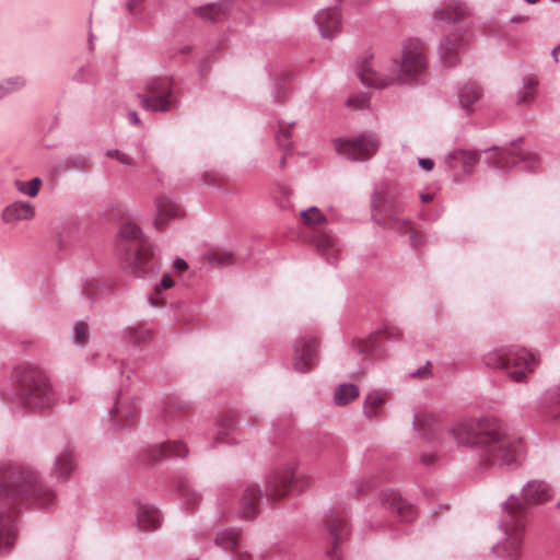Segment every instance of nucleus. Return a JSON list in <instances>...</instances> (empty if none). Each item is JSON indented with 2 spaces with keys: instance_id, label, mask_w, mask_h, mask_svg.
I'll return each instance as SVG.
<instances>
[{
  "instance_id": "nucleus-1",
  "label": "nucleus",
  "mask_w": 560,
  "mask_h": 560,
  "mask_svg": "<svg viewBox=\"0 0 560 560\" xmlns=\"http://www.w3.org/2000/svg\"><path fill=\"white\" fill-rule=\"evenodd\" d=\"M413 428L425 440L433 442L446 453L454 445L475 450L482 465H513L523 455L521 439L506 433L503 424L494 418L463 419L444 430L440 421L429 411L418 410L413 415Z\"/></svg>"
},
{
  "instance_id": "nucleus-2",
  "label": "nucleus",
  "mask_w": 560,
  "mask_h": 560,
  "mask_svg": "<svg viewBox=\"0 0 560 560\" xmlns=\"http://www.w3.org/2000/svg\"><path fill=\"white\" fill-rule=\"evenodd\" d=\"M56 491L31 466H9L0 472V553L9 551L18 535V511L23 506L46 510Z\"/></svg>"
},
{
  "instance_id": "nucleus-3",
  "label": "nucleus",
  "mask_w": 560,
  "mask_h": 560,
  "mask_svg": "<svg viewBox=\"0 0 560 560\" xmlns=\"http://www.w3.org/2000/svg\"><path fill=\"white\" fill-rule=\"evenodd\" d=\"M428 66L422 44L407 39L402 44L399 58H394L387 66H380L377 69L372 59H364L358 66L357 73L363 84L373 88H385L395 81L400 85L411 86L422 81Z\"/></svg>"
},
{
  "instance_id": "nucleus-4",
  "label": "nucleus",
  "mask_w": 560,
  "mask_h": 560,
  "mask_svg": "<svg viewBox=\"0 0 560 560\" xmlns=\"http://www.w3.org/2000/svg\"><path fill=\"white\" fill-rule=\"evenodd\" d=\"M15 382L1 390L3 401L13 411L43 410L57 400V393L48 374L40 368L24 363L15 369Z\"/></svg>"
},
{
  "instance_id": "nucleus-5",
  "label": "nucleus",
  "mask_w": 560,
  "mask_h": 560,
  "mask_svg": "<svg viewBox=\"0 0 560 560\" xmlns=\"http://www.w3.org/2000/svg\"><path fill=\"white\" fill-rule=\"evenodd\" d=\"M527 523V510L518 497L511 494L502 503L499 529L503 537L492 546V553L503 560H517L523 551V539Z\"/></svg>"
},
{
  "instance_id": "nucleus-6",
  "label": "nucleus",
  "mask_w": 560,
  "mask_h": 560,
  "mask_svg": "<svg viewBox=\"0 0 560 560\" xmlns=\"http://www.w3.org/2000/svg\"><path fill=\"white\" fill-rule=\"evenodd\" d=\"M118 248L125 252L136 277L152 278L160 272V256L137 224L126 222L120 226Z\"/></svg>"
},
{
  "instance_id": "nucleus-7",
  "label": "nucleus",
  "mask_w": 560,
  "mask_h": 560,
  "mask_svg": "<svg viewBox=\"0 0 560 560\" xmlns=\"http://www.w3.org/2000/svg\"><path fill=\"white\" fill-rule=\"evenodd\" d=\"M483 362L489 368L505 370L512 381L523 383L537 369L540 358L524 348H502L486 353Z\"/></svg>"
},
{
  "instance_id": "nucleus-8",
  "label": "nucleus",
  "mask_w": 560,
  "mask_h": 560,
  "mask_svg": "<svg viewBox=\"0 0 560 560\" xmlns=\"http://www.w3.org/2000/svg\"><path fill=\"white\" fill-rule=\"evenodd\" d=\"M144 109L150 112H168L176 107L172 83L166 78H154L144 85V91L136 94Z\"/></svg>"
},
{
  "instance_id": "nucleus-9",
  "label": "nucleus",
  "mask_w": 560,
  "mask_h": 560,
  "mask_svg": "<svg viewBox=\"0 0 560 560\" xmlns=\"http://www.w3.org/2000/svg\"><path fill=\"white\" fill-rule=\"evenodd\" d=\"M380 141L373 133H363L355 139H336V151L350 161H365L375 154Z\"/></svg>"
},
{
  "instance_id": "nucleus-10",
  "label": "nucleus",
  "mask_w": 560,
  "mask_h": 560,
  "mask_svg": "<svg viewBox=\"0 0 560 560\" xmlns=\"http://www.w3.org/2000/svg\"><path fill=\"white\" fill-rule=\"evenodd\" d=\"M300 488V477L295 472L294 466L284 465L268 475L266 495L271 500H280Z\"/></svg>"
},
{
  "instance_id": "nucleus-11",
  "label": "nucleus",
  "mask_w": 560,
  "mask_h": 560,
  "mask_svg": "<svg viewBox=\"0 0 560 560\" xmlns=\"http://www.w3.org/2000/svg\"><path fill=\"white\" fill-rule=\"evenodd\" d=\"M404 206L397 200H383L380 192H374L372 198V220L384 228H402L408 224V220L399 219L398 214L402 212Z\"/></svg>"
},
{
  "instance_id": "nucleus-12",
  "label": "nucleus",
  "mask_w": 560,
  "mask_h": 560,
  "mask_svg": "<svg viewBox=\"0 0 560 560\" xmlns=\"http://www.w3.org/2000/svg\"><path fill=\"white\" fill-rule=\"evenodd\" d=\"M318 362V341L314 336H301L294 343L292 364L299 373L310 372Z\"/></svg>"
},
{
  "instance_id": "nucleus-13",
  "label": "nucleus",
  "mask_w": 560,
  "mask_h": 560,
  "mask_svg": "<svg viewBox=\"0 0 560 560\" xmlns=\"http://www.w3.org/2000/svg\"><path fill=\"white\" fill-rule=\"evenodd\" d=\"M498 170L520 166L525 172H536L540 168V160L533 152H518L515 149H501L497 152L493 161Z\"/></svg>"
},
{
  "instance_id": "nucleus-14",
  "label": "nucleus",
  "mask_w": 560,
  "mask_h": 560,
  "mask_svg": "<svg viewBox=\"0 0 560 560\" xmlns=\"http://www.w3.org/2000/svg\"><path fill=\"white\" fill-rule=\"evenodd\" d=\"M138 413L136 398L119 394L114 409L110 410V418L117 429H129L135 425Z\"/></svg>"
},
{
  "instance_id": "nucleus-15",
  "label": "nucleus",
  "mask_w": 560,
  "mask_h": 560,
  "mask_svg": "<svg viewBox=\"0 0 560 560\" xmlns=\"http://www.w3.org/2000/svg\"><path fill=\"white\" fill-rule=\"evenodd\" d=\"M467 42V36L458 31L444 36L438 47L443 66L453 67L456 65L458 62V55L466 47Z\"/></svg>"
},
{
  "instance_id": "nucleus-16",
  "label": "nucleus",
  "mask_w": 560,
  "mask_h": 560,
  "mask_svg": "<svg viewBox=\"0 0 560 560\" xmlns=\"http://www.w3.org/2000/svg\"><path fill=\"white\" fill-rule=\"evenodd\" d=\"M381 505L395 514L400 522H411L416 516V510L413 505L408 503L399 492L390 489H386L382 492L380 498Z\"/></svg>"
},
{
  "instance_id": "nucleus-17",
  "label": "nucleus",
  "mask_w": 560,
  "mask_h": 560,
  "mask_svg": "<svg viewBox=\"0 0 560 560\" xmlns=\"http://www.w3.org/2000/svg\"><path fill=\"white\" fill-rule=\"evenodd\" d=\"M162 520V514L154 504L141 500L136 502L135 526L138 530L154 532L161 526Z\"/></svg>"
},
{
  "instance_id": "nucleus-18",
  "label": "nucleus",
  "mask_w": 560,
  "mask_h": 560,
  "mask_svg": "<svg viewBox=\"0 0 560 560\" xmlns=\"http://www.w3.org/2000/svg\"><path fill=\"white\" fill-rule=\"evenodd\" d=\"M552 488L547 481L534 479L523 486L522 498L518 499L526 506L528 513L530 505L545 503L552 497Z\"/></svg>"
},
{
  "instance_id": "nucleus-19",
  "label": "nucleus",
  "mask_w": 560,
  "mask_h": 560,
  "mask_svg": "<svg viewBox=\"0 0 560 560\" xmlns=\"http://www.w3.org/2000/svg\"><path fill=\"white\" fill-rule=\"evenodd\" d=\"M314 21L324 38H332L341 32V14L336 7L319 10L314 15Z\"/></svg>"
},
{
  "instance_id": "nucleus-20",
  "label": "nucleus",
  "mask_w": 560,
  "mask_h": 560,
  "mask_svg": "<svg viewBox=\"0 0 560 560\" xmlns=\"http://www.w3.org/2000/svg\"><path fill=\"white\" fill-rule=\"evenodd\" d=\"M156 214L154 219V226L158 230H162L172 220H175L182 215V209L179 205L168 195H160L154 200Z\"/></svg>"
},
{
  "instance_id": "nucleus-21",
  "label": "nucleus",
  "mask_w": 560,
  "mask_h": 560,
  "mask_svg": "<svg viewBox=\"0 0 560 560\" xmlns=\"http://www.w3.org/2000/svg\"><path fill=\"white\" fill-rule=\"evenodd\" d=\"M325 526L334 542V548L327 551V557L329 560H341L337 552V544L348 535L347 522L343 516L335 511H330L329 514L326 515Z\"/></svg>"
},
{
  "instance_id": "nucleus-22",
  "label": "nucleus",
  "mask_w": 560,
  "mask_h": 560,
  "mask_svg": "<svg viewBox=\"0 0 560 560\" xmlns=\"http://www.w3.org/2000/svg\"><path fill=\"white\" fill-rule=\"evenodd\" d=\"M310 243L325 258L327 264L335 265L338 258L339 243L332 234L317 231L312 235Z\"/></svg>"
},
{
  "instance_id": "nucleus-23",
  "label": "nucleus",
  "mask_w": 560,
  "mask_h": 560,
  "mask_svg": "<svg viewBox=\"0 0 560 560\" xmlns=\"http://www.w3.org/2000/svg\"><path fill=\"white\" fill-rule=\"evenodd\" d=\"M74 469L75 460L73 451L66 445L57 453L50 474L58 481H66L70 478Z\"/></svg>"
},
{
  "instance_id": "nucleus-24",
  "label": "nucleus",
  "mask_w": 560,
  "mask_h": 560,
  "mask_svg": "<svg viewBox=\"0 0 560 560\" xmlns=\"http://www.w3.org/2000/svg\"><path fill=\"white\" fill-rule=\"evenodd\" d=\"M479 159L480 156L477 151L455 149L445 155L444 163L448 170H455L460 162L463 172L470 175Z\"/></svg>"
},
{
  "instance_id": "nucleus-25",
  "label": "nucleus",
  "mask_w": 560,
  "mask_h": 560,
  "mask_svg": "<svg viewBox=\"0 0 560 560\" xmlns=\"http://www.w3.org/2000/svg\"><path fill=\"white\" fill-rule=\"evenodd\" d=\"M34 215L35 208L30 201H14L3 209L1 218L4 223L14 224L32 220Z\"/></svg>"
},
{
  "instance_id": "nucleus-26",
  "label": "nucleus",
  "mask_w": 560,
  "mask_h": 560,
  "mask_svg": "<svg viewBox=\"0 0 560 560\" xmlns=\"http://www.w3.org/2000/svg\"><path fill=\"white\" fill-rule=\"evenodd\" d=\"M482 96L483 91L479 85L463 86L458 92V105L466 114H472L480 108Z\"/></svg>"
},
{
  "instance_id": "nucleus-27",
  "label": "nucleus",
  "mask_w": 560,
  "mask_h": 560,
  "mask_svg": "<svg viewBox=\"0 0 560 560\" xmlns=\"http://www.w3.org/2000/svg\"><path fill=\"white\" fill-rule=\"evenodd\" d=\"M262 497V492L257 485H248L244 489L241 499V514L245 518H253L258 513V503Z\"/></svg>"
},
{
  "instance_id": "nucleus-28",
  "label": "nucleus",
  "mask_w": 560,
  "mask_h": 560,
  "mask_svg": "<svg viewBox=\"0 0 560 560\" xmlns=\"http://www.w3.org/2000/svg\"><path fill=\"white\" fill-rule=\"evenodd\" d=\"M363 415L370 421H377L385 416V394L373 390L369 393L363 404Z\"/></svg>"
},
{
  "instance_id": "nucleus-29",
  "label": "nucleus",
  "mask_w": 560,
  "mask_h": 560,
  "mask_svg": "<svg viewBox=\"0 0 560 560\" xmlns=\"http://www.w3.org/2000/svg\"><path fill=\"white\" fill-rule=\"evenodd\" d=\"M187 452L188 450L185 444L179 441H172L159 446H152L149 450L148 457L150 460L155 462L163 458L184 457Z\"/></svg>"
},
{
  "instance_id": "nucleus-30",
  "label": "nucleus",
  "mask_w": 560,
  "mask_h": 560,
  "mask_svg": "<svg viewBox=\"0 0 560 560\" xmlns=\"http://www.w3.org/2000/svg\"><path fill=\"white\" fill-rule=\"evenodd\" d=\"M540 404L548 410L553 421L560 425V383L545 390Z\"/></svg>"
},
{
  "instance_id": "nucleus-31",
  "label": "nucleus",
  "mask_w": 560,
  "mask_h": 560,
  "mask_svg": "<svg viewBox=\"0 0 560 560\" xmlns=\"http://www.w3.org/2000/svg\"><path fill=\"white\" fill-rule=\"evenodd\" d=\"M215 545L225 552H236L241 547V533L236 528H226L215 536Z\"/></svg>"
},
{
  "instance_id": "nucleus-32",
  "label": "nucleus",
  "mask_w": 560,
  "mask_h": 560,
  "mask_svg": "<svg viewBox=\"0 0 560 560\" xmlns=\"http://www.w3.org/2000/svg\"><path fill=\"white\" fill-rule=\"evenodd\" d=\"M538 79L534 74H527L523 78L522 88L516 92L515 102L518 105L529 104L535 100Z\"/></svg>"
},
{
  "instance_id": "nucleus-33",
  "label": "nucleus",
  "mask_w": 560,
  "mask_h": 560,
  "mask_svg": "<svg viewBox=\"0 0 560 560\" xmlns=\"http://www.w3.org/2000/svg\"><path fill=\"white\" fill-rule=\"evenodd\" d=\"M359 397V387L351 383H342L340 384L335 394L334 401L338 406H343L349 404Z\"/></svg>"
},
{
  "instance_id": "nucleus-34",
  "label": "nucleus",
  "mask_w": 560,
  "mask_h": 560,
  "mask_svg": "<svg viewBox=\"0 0 560 560\" xmlns=\"http://www.w3.org/2000/svg\"><path fill=\"white\" fill-rule=\"evenodd\" d=\"M179 494L182 504L187 511L194 510L201 501V494L190 485H180Z\"/></svg>"
},
{
  "instance_id": "nucleus-35",
  "label": "nucleus",
  "mask_w": 560,
  "mask_h": 560,
  "mask_svg": "<svg viewBox=\"0 0 560 560\" xmlns=\"http://www.w3.org/2000/svg\"><path fill=\"white\" fill-rule=\"evenodd\" d=\"M125 338L128 342L140 345L151 338V330L143 325L128 327L125 330Z\"/></svg>"
},
{
  "instance_id": "nucleus-36",
  "label": "nucleus",
  "mask_w": 560,
  "mask_h": 560,
  "mask_svg": "<svg viewBox=\"0 0 560 560\" xmlns=\"http://www.w3.org/2000/svg\"><path fill=\"white\" fill-rule=\"evenodd\" d=\"M196 11L199 14V16L207 22H215L224 13V9L221 3H209L199 7Z\"/></svg>"
},
{
  "instance_id": "nucleus-37",
  "label": "nucleus",
  "mask_w": 560,
  "mask_h": 560,
  "mask_svg": "<svg viewBox=\"0 0 560 560\" xmlns=\"http://www.w3.org/2000/svg\"><path fill=\"white\" fill-rule=\"evenodd\" d=\"M90 166V161L86 156L83 155H71L65 159L62 162V170L65 172L77 171V172H85Z\"/></svg>"
},
{
  "instance_id": "nucleus-38",
  "label": "nucleus",
  "mask_w": 560,
  "mask_h": 560,
  "mask_svg": "<svg viewBox=\"0 0 560 560\" xmlns=\"http://www.w3.org/2000/svg\"><path fill=\"white\" fill-rule=\"evenodd\" d=\"M294 122H285L283 120L278 124V131L276 133V140L280 148L289 149L292 144L291 141V131L293 129Z\"/></svg>"
},
{
  "instance_id": "nucleus-39",
  "label": "nucleus",
  "mask_w": 560,
  "mask_h": 560,
  "mask_svg": "<svg viewBox=\"0 0 560 560\" xmlns=\"http://www.w3.org/2000/svg\"><path fill=\"white\" fill-rule=\"evenodd\" d=\"M300 218L307 225H318V224L325 223L327 221V218L315 206H312L308 209L302 210L300 212Z\"/></svg>"
},
{
  "instance_id": "nucleus-40",
  "label": "nucleus",
  "mask_w": 560,
  "mask_h": 560,
  "mask_svg": "<svg viewBox=\"0 0 560 560\" xmlns=\"http://www.w3.org/2000/svg\"><path fill=\"white\" fill-rule=\"evenodd\" d=\"M42 185V179L39 177H34L28 182L16 180L15 187L16 189L28 197H36Z\"/></svg>"
},
{
  "instance_id": "nucleus-41",
  "label": "nucleus",
  "mask_w": 560,
  "mask_h": 560,
  "mask_svg": "<svg viewBox=\"0 0 560 560\" xmlns=\"http://www.w3.org/2000/svg\"><path fill=\"white\" fill-rule=\"evenodd\" d=\"M89 337V327L84 322H78L72 328V340L75 346L83 347Z\"/></svg>"
},
{
  "instance_id": "nucleus-42",
  "label": "nucleus",
  "mask_w": 560,
  "mask_h": 560,
  "mask_svg": "<svg viewBox=\"0 0 560 560\" xmlns=\"http://www.w3.org/2000/svg\"><path fill=\"white\" fill-rule=\"evenodd\" d=\"M460 14L462 11L459 9L441 8L434 12V19L447 23H455L460 18Z\"/></svg>"
},
{
  "instance_id": "nucleus-43",
  "label": "nucleus",
  "mask_w": 560,
  "mask_h": 560,
  "mask_svg": "<svg viewBox=\"0 0 560 560\" xmlns=\"http://www.w3.org/2000/svg\"><path fill=\"white\" fill-rule=\"evenodd\" d=\"M105 156L108 159H115L117 162H119L124 166H133L135 165L133 158L130 154L122 152L118 149L107 150L105 152Z\"/></svg>"
},
{
  "instance_id": "nucleus-44",
  "label": "nucleus",
  "mask_w": 560,
  "mask_h": 560,
  "mask_svg": "<svg viewBox=\"0 0 560 560\" xmlns=\"http://www.w3.org/2000/svg\"><path fill=\"white\" fill-rule=\"evenodd\" d=\"M2 81L10 94L16 93L26 86V79L23 75L8 77Z\"/></svg>"
},
{
  "instance_id": "nucleus-45",
  "label": "nucleus",
  "mask_w": 560,
  "mask_h": 560,
  "mask_svg": "<svg viewBox=\"0 0 560 560\" xmlns=\"http://www.w3.org/2000/svg\"><path fill=\"white\" fill-rule=\"evenodd\" d=\"M217 440L223 441L221 435H228L230 432H232L235 429V421L233 418L228 417L223 419L221 422L217 423Z\"/></svg>"
},
{
  "instance_id": "nucleus-46",
  "label": "nucleus",
  "mask_w": 560,
  "mask_h": 560,
  "mask_svg": "<svg viewBox=\"0 0 560 560\" xmlns=\"http://www.w3.org/2000/svg\"><path fill=\"white\" fill-rule=\"evenodd\" d=\"M409 375L411 377H418L421 380H428L433 376V373L431 371V363L428 361L424 365L418 368L413 372H410Z\"/></svg>"
},
{
  "instance_id": "nucleus-47",
  "label": "nucleus",
  "mask_w": 560,
  "mask_h": 560,
  "mask_svg": "<svg viewBox=\"0 0 560 560\" xmlns=\"http://www.w3.org/2000/svg\"><path fill=\"white\" fill-rule=\"evenodd\" d=\"M210 261L224 265L231 261L232 254L231 253H211L209 256Z\"/></svg>"
},
{
  "instance_id": "nucleus-48",
  "label": "nucleus",
  "mask_w": 560,
  "mask_h": 560,
  "mask_svg": "<svg viewBox=\"0 0 560 560\" xmlns=\"http://www.w3.org/2000/svg\"><path fill=\"white\" fill-rule=\"evenodd\" d=\"M174 285V281L168 273H164L160 283L154 288L155 294H159L162 289L166 290Z\"/></svg>"
},
{
  "instance_id": "nucleus-49",
  "label": "nucleus",
  "mask_w": 560,
  "mask_h": 560,
  "mask_svg": "<svg viewBox=\"0 0 560 560\" xmlns=\"http://www.w3.org/2000/svg\"><path fill=\"white\" fill-rule=\"evenodd\" d=\"M409 242L413 248L419 249L423 244V237L419 235L415 230H409Z\"/></svg>"
},
{
  "instance_id": "nucleus-50",
  "label": "nucleus",
  "mask_w": 560,
  "mask_h": 560,
  "mask_svg": "<svg viewBox=\"0 0 560 560\" xmlns=\"http://www.w3.org/2000/svg\"><path fill=\"white\" fill-rule=\"evenodd\" d=\"M366 100L364 96H353L347 100L348 106L363 107Z\"/></svg>"
},
{
  "instance_id": "nucleus-51",
  "label": "nucleus",
  "mask_w": 560,
  "mask_h": 560,
  "mask_svg": "<svg viewBox=\"0 0 560 560\" xmlns=\"http://www.w3.org/2000/svg\"><path fill=\"white\" fill-rule=\"evenodd\" d=\"M418 165L422 170L429 172V171H431L433 168L434 161L432 159H429V158H421V159L418 160Z\"/></svg>"
},
{
  "instance_id": "nucleus-52",
  "label": "nucleus",
  "mask_w": 560,
  "mask_h": 560,
  "mask_svg": "<svg viewBox=\"0 0 560 560\" xmlns=\"http://www.w3.org/2000/svg\"><path fill=\"white\" fill-rule=\"evenodd\" d=\"M143 1L144 0H127L125 4L126 10L128 11V13L132 14Z\"/></svg>"
},
{
  "instance_id": "nucleus-53",
  "label": "nucleus",
  "mask_w": 560,
  "mask_h": 560,
  "mask_svg": "<svg viewBox=\"0 0 560 560\" xmlns=\"http://www.w3.org/2000/svg\"><path fill=\"white\" fill-rule=\"evenodd\" d=\"M275 97L280 101L285 97L284 85L281 81L276 83Z\"/></svg>"
},
{
  "instance_id": "nucleus-54",
  "label": "nucleus",
  "mask_w": 560,
  "mask_h": 560,
  "mask_svg": "<svg viewBox=\"0 0 560 560\" xmlns=\"http://www.w3.org/2000/svg\"><path fill=\"white\" fill-rule=\"evenodd\" d=\"M127 118H128L130 124H132V125H135L137 127H140L142 125V122H141L137 112H135V110L128 112Z\"/></svg>"
},
{
  "instance_id": "nucleus-55",
  "label": "nucleus",
  "mask_w": 560,
  "mask_h": 560,
  "mask_svg": "<svg viewBox=\"0 0 560 560\" xmlns=\"http://www.w3.org/2000/svg\"><path fill=\"white\" fill-rule=\"evenodd\" d=\"M436 459V454L435 453H424L421 455V462L429 466L431 464H433Z\"/></svg>"
},
{
  "instance_id": "nucleus-56",
  "label": "nucleus",
  "mask_w": 560,
  "mask_h": 560,
  "mask_svg": "<svg viewBox=\"0 0 560 560\" xmlns=\"http://www.w3.org/2000/svg\"><path fill=\"white\" fill-rule=\"evenodd\" d=\"M173 266L178 271H184V270H186L188 268L187 262L184 259H182V258H176L173 261Z\"/></svg>"
},
{
  "instance_id": "nucleus-57",
  "label": "nucleus",
  "mask_w": 560,
  "mask_h": 560,
  "mask_svg": "<svg viewBox=\"0 0 560 560\" xmlns=\"http://www.w3.org/2000/svg\"><path fill=\"white\" fill-rule=\"evenodd\" d=\"M384 335L389 339V338H399L401 332L398 328H387L385 331H384Z\"/></svg>"
},
{
  "instance_id": "nucleus-58",
  "label": "nucleus",
  "mask_w": 560,
  "mask_h": 560,
  "mask_svg": "<svg viewBox=\"0 0 560 560\" xmlns=\"http://www.w3.org/2000/svg\"><path fill=\"white\" fill-rule=\"evenodd\" d=\"M93 281L92 280H85L84 281V284H83V291H84V294L86 296H92V291H91V288L93 287Z\"/></svg>"
},
{
  "instance_id": "nucleus-59",
  "label": "nucleus",
  "mask_w": 560,
  "mask_h": 560,
  "mask_svg": "<svg viewBox=\"0 0 560 560\" xmlns=\"http://www.w3.org/2000/svg\"><path fill=\"white\" fill-rule=\"evenodd\" d=\"M233 553H234L233 560H252L250 555H248L246 552L237 553V551H236Z\"/></svg>"
},
{
  "instance_id": "nucleus-60",
  "label": "nucleus",
  "mask_w": 560,
  "mask_h": 560,
  "mask_svg": "<svg viewBox=\"0 0 560 560\" xmlns=\"http://www.w3.org/2000/svg\"><path fill=\"white\" fill-rule=\"evenodd\" d=\"M10 95L9 91H7V86L5 84L3 83V81L1 80L0 81V100Z\"/></svg>"
},
{
  "instance_id": "nucleus-61",
  "label": "nucleus",
  "mask_w": 560,
  "mask_h": 560,
  "mask_svg": "<svg viewBox=\"0 0 560 560\" xmlns=\"http://www.w3.org/2000/svg\"><path fill=\"white\" fill-rule=\"evenodd\" d=\"M527 20V16L524 15H514L510 19L511 23H521Z\"/></svg>"
},
{
  "instance_id": "nucleus-62",
  "label": "nucleus",
  "mask_w": 560,
  "mask_h": 560,
  "mask_svg": "<svg viewBox=\"0 0 560 560\" xmlns=\"http://www.w3.org/2000/svg\"><path fill=\"white\" fill-rule=\"evenodd\" d=\"M420 199L422 202H429L433 199L432 194H420Z\"/></svg>"
},
{
  "instance_id": "nucleus-63",
  "label": "nucleus",
  "mask_w": 560,
  "mask_h": 560,
  "mask_svg": "<svg viewBox=\"0 0 560 560\" xmlns=\"http://www.w3.org/2000/svg\"><path fill=\"white\" fill-rule=\"evenodd\" d=\"M558 51H560V45L555 47L553 50H552V57H553L556 62H558V56H557Z\"/></svg>"
},
{
  "instance_id": "nucleus-64",
  "label": "nucleus",
  "mask_w": 560,
  "mask_h": 560,
  "mask_svg": "<svg viewBox=\"0 0 560 560\" xmlns=\"http://www.w3.org/2000/svg\"><path fill=\"white\" fill-rule=\"evenodd\" d=\"M358 350L360 353H363V352H366V351H370V346L369 345H364L363 347L361 346H358Z\"/></svg>"
}]
</instances>
